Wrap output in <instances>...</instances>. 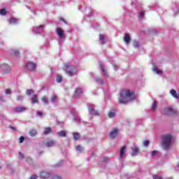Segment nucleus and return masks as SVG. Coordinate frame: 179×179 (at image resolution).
Here are the masks:
<instances>
[{
    "mask_svg": "<svg viewBox=\"0 0 179 179\" xmlns=\"http://www.w3.org/2000/svg\"><path fill=\"white\" fill-rule=\"evenodd\" d=\"M3 101H5V99H3V96H0V103H2Z\"/></svg>",
    "mask_w": 179,
    "mask_h": 179,
    "instance_id": "obj_53",
    "label": "nucleus"
},
{
    "mask_svg": "<svg viewBox=\"0 0 179 179\" xmlns=\"http://www.w3.org/2000/svg\"><path fill=\"white\" fill-rule=\"evenodd\" d=\"M173 113H174V110L172 108L167 107L164 110V114H166L167 115Z\"/></svg>",
    "mask_w": 179,
    "mask_h": 179,
    "instance_id": "obj_11",
    "label": "nucleus"
},
{
    "mask_svg": "<svg viewBox=\"0 0 179 179\" xmlns=\"http://www.w3.org/2000/svg\"><path fill=\"white\" fill-rule=\"evenodd\" d=\"M10 93H12V91H10V89L6 90V94H10Z\"/></svg>",
    "mask_w": 179,
    "mask_h": 179,
    "instance_id": "obj_46",
    "label": "nucleus"
},
{
    "mask_svg": "<svg viewBox=\"0 0 179 179\" xmlns=\"http://www.w3.org/2000/svg\"><path fill=\"white\" fill-rule=\"evenodd\" d=\"M108 116L109 118H114L115 117V110L112 109L108 113Z\"/></svg>",
    "mask_w": 179,
    "mask_h": 179,
    "instance_id": "obj_20",
    "label": "nucleus"
},
{
    "mask_svg": "<svg viewBox=\"0 0 179 179\" xmlns=\"http://www.w3.org/2000/svg\"><path fill=\"white\" fill-rule=\"evenodd\" d=\"M123 40L126 44H129L131 43V36L129 34H124Z\"/></svg>",
    "mask_w": 179,
    "mask_h": 179,
    "instance_id": "obj_12",
    "label": "nucleus"
},
{
    "mask_svg": "<svg viewBox=\"0 0 179 179\" xmlns=\"http://www.w3.org/2000/svg\"><path fill=\"white\" fill-rule=\"evenodd\" d=\"M17 100L18 101H22V100H23V96H20V95H17Z\"/></svg>",
    "mask_w": 179,
    "mask_h": 179,
    "instance_id": "obj_42",
    "label": "nucleus"
},
{
    "mask_svg": "<svg viewBox=\"0 0 179 179\" xmlns=\"http://www.w3.org/2000/svg\"><path fill=\"white\" fill-rule=\"evenodd\" d=\"M85 12L88 16H93V9L90 7H87L85 8Z\"/></svg>",
    "mask_w": 179,
    "mask_h": 179,
    "instance_id": "obj_19",
    "label": "nucleus"
},
{
    "mask_svg": "<svg viewBox=\"0 0 179 179\" xmlns=\"http://www.w3.org/2000/svg\"><path fill=\"white\" fill-rule=\"evenodd\" d=\"M50 176H51V174L45 171H43L40 173V177L42 179L50 178Z\"/></svg>",
    "mask_w": 179,
    "mask_h": 179,
    "instance_id": "obj_8",
    "label": "nucleus"
},
{
    "mask_svg": "<svg viewBox=\"0 0 179 179\" xmlns=\"http://www.w3.org/2000/svg\"><path fill=\"white\" fill-rule=\"evenodd\" d=\"M172 142L173 136L171 134H167L162 136V148L164 150H169L170 149Z\"/></svg>",
    "mask_w": 179,
    "mask_h": 179,
    "instance_id": "obj_2",
    "label": "nucleus"
},
{
    "mask_svg": "<svg viewBox=\"0 0 179 179\" xmlns=\"http://www.w3.org/2000/svg\"><path fill=\"white\" fill-rule=\"evenodd\" d=\"M0 15H6V10L5 8H2L0 10Z\"/></svg>",
    "mask_w": 179,
    "mask_h": 179,
    "instance_id": "obj_40",
    "label": "nucleus"
},
{
    "mask_svg": "<svg viewBox=\"0 0 179 179\" xmlns=\"http://www.w3.org/2000/svg\"><path fill=\"white\" fill-rule=\"evenodd\" d=\"M26 110H27V108H26L24 107H17V108H15L16 113H23L24 111H26Z\"/></svg>",
    "mask_w": 179,
    "mask_h": 179,
    "instance_id": "obj_22",
    "label": "nucleus"
},
{
    "mask_svg": "<svg viewBox=\"0 0 179 179\" xmlns=\"http://www.w3.org/2000/svg\"><path fill=\"white\" fill-rule=\"evenodd\" d=\"M132 100H135V94H134V92L127 90L120 93L119 98V103H120V104L129 103V101H132Z\"/></svg>",
    "mask_w": 179,
    "mask_h": 179,
    "instance_id": "obj_1",
    "label": "nucleus"
},
{
    "mask_svg": "<svg viewBox=\"0 0 179 179\" xmlns=\"http://www.w3.org/2000/svg\"><path fill=\"white\" fill-rule=\"evenodd\" d=\"M60 20H62V22H64V23H66V22H65V20H64V18H60Z\"/></svg>",
    "mask_w": 179,
    "mask_h": 179,
    "instance_id": "obj_55",
    "label": "nucleus"
},
{
    "mask_svg": "<svg viewBox=\"0 0 179 179\" xmlns=\"http://www.w3.org/2000/svg\"><path fill=\"white\" fill-rule=\"evenodd\" d=\"M88 111L91 117H93L94 115H96V116L100 115V113H99V111L94 110V105H88Z\"/></svg>",
    "mask_w": 179,
    "mask_h": 179,
    "instance_id": "obj_4",
    "label": "nucleus"
},
{
    "mask_svg": "<svg viewBox=\"0 0 179 179\" xmlns=\"http://www.w3.org/2000/svg\"><path fill=\"white\" fill-rule=\"evenodd\" d=\"M10 129H13V131H16V129L13 126H10Z\"/></svg>",
    "mask_w": 179,
    "mask_h": 179,
    "instance_id": "obj_54",
    "label": "nucleus"
},
{
    "mask_svg": "<svg viewBox=\"0 0 179 179\" xmlns=\"http://www.w3.org/2000/svg\"><path fill=\"white\" fill-rule=\"evenodd\" d=\"M148 145H149V141H145L143 142V145H144V146H148Z\"/></svg>",
    "mask_w": 179,
    "mask_h": 179,
    "instance_id": "obj_49",
    "label": "nucleus"
},
{
    "mask_svg": "<svg viewBox=\"0 0 179 179\" xmlns=\"http://www.w3.org/2000/svg\"><path fill=\"white\" fill-rule=\"evenodd\" d=\"M57 135L61 138H65L66 136V131H60L57 132Z\"/></svg>",
    "mask_w": 179,
    "mask_h": 179,
    "instance_id": "obj_23",
    "label": "nucleus"
},
{
    "mask_svg": "<svg viewBox=\"0 0 179 179\" xmlns=\"http://www.w3.org/2000/svg\"><path fill=\"white\" fill-rule=\"evenodd\" d=\"M157 155V150H153L152 152V156H156Z\"/></svg>",
    "mask_w": 179,
    "mask_h": 179,
    "instance_id": "obj_48",
    "label": "nucleus"
},
{
    "mask_svg": "<svg viewBox=\"0 0 179 179\" xmlns=\"http://www.w3.org/2000/svg\"><path fill=\"white\" fill-rule=\"evenodd\" d=\"M10 54H13L14 55H19V50L16 49H12L10 50Z\"/></svg>",
    "mask_w": 179,
    "mask_h": 179,
    "instance_id": "obj_31",
    "label": "nucleus"
},
{
    "mask_svg": "<svg viewBox=\"0 0 179 179\" xmlns=\"http://www.w3.org/2000/svg\"><path fill=\"white\" fill-rule=\"evenodd\" d=\"M57 36H59V38H63V37H64V30H62V29L57 28Z\"/></svg>",
    "mask_w": 179,
    "mask_h": 179,
    "instance_id": "obj_16",
    "label": "nucleus"
},
{
    "mask_svg": "<svg viewBox=\"0 0 179 179\" xmlns=\"http://www.w3.org/2000/svg\"><path fill=\"white\" fill-rule=\"evenodd\" d=\"M1 71H3L5 73H9L10 72V66L6 64H3L1 65Z\"/></svg>",
    "mask_w": 179,
    "mask_h": 179,
    "instance_id": "obj_6",
    "label": "nucleus"
},
{
    "mask_svg": "<svg viewBox=\"0 0 179 179\" xmlns=\"http://www.w3.org/2000/svg\"><path fill=\"white\" fill-rule=\"evenodd\" d=\"M51 179H62V178H61L59 176L55 175Z\"/></svg>",
    "mask_w": 179,
    "mask_h": 179,
    "instance_id": "obj_44",
    "label": "nucleus"
},
{
    "mask_svg": "<svg viewBox=\"0 0 179 179\" xmlns=\"http://www.w3.org/2000/svg\"><path fill=\"white\" fill-rule=\"evenodd\" d=\"M56 80L58 83H61V82H62V76H57Z\"/></svg>",
    "mask_w": 179,
    "mask_h": 179,
    "instance_id": "obj_37",
    "label": "nucleus"
},
{
    "mask_svg": "<svg viewBox=\"0 0 179 179\" xmlns=\"http://www.w3.org/2000/svg\"><path fill=\"white\" fill-rule=\"evenodd\" d=\"M153 179H163V178H162V176L155 175L153 176Z\"/></svg>",
    "mask_w": 179,
    "mask_h": 179,
    "instance_id": "obj_45",
    "label": "nucleus"
},
{
    "mask_svg": "<svg viewBox=\"0 0 179 179\" xmlns=\"http://www.w3.org/2000/svg\"><path fill=\"white\" fill-rule=\"evenodd\" d=\"M82 94V89L77 88L74 92V97H78V96H80Z\"/></svg>",
    "mask_w": 179,
    "mask_h": 179,
    "instance_id": "obj_21",
    "label": "nucleus"
},
{
    "mask_svg": "<svg viewBox=\"0 0 179 179\" xmlns=\"http://www.w3.org/2000/svg\"><path fill=\"white\" fill-rule=\"evenodd\" d=\"M117 135H118V130L117 128H115L110 132L109 136L110 138H115Z\"/></svg>",
    "mask_w": 179,
    "mask_h": 179,
    "instance_id": "obj_13",
    "label": "nucleus"
},
{
    "mask_svg": "<svg viewBox=\"0 0 179 179\" xmlns=\"http://www.w3.org/2000/svg\"><path fill=\"white\" fill-rule=\"evenodd\" d=\"M133 45L134 48H139V42L134 41Z\"/></svg>",
    "mask_w": 179,
    "mask_h": 179,
    "instance_id": "obj_34",
    "label": "nucleus"
},
{
    "mask_svg": "<svg viewBox=\"0 0 179 179\" xmlns=\"http://www.w3.org/2000/svg\"><path fill=\"white\" fill-rule=\"evenodd\" d=\"M36 114H37V115H39L40 117H43V113H41V111H37Z\"/></svg>",
    "mask_w": 179,
    "mask_h": 179,
    "instance_id": "obj_50",
    "label": "nucleus"
},
{
    "mask_svg": "<svg viewBox=\"0 0 179 179\" xmlns=\"http://www.w3.org/2000/svg\"><path fill=\"white\" fill-rule=\"evenodd\" d=\"M57 100V95H52V98L50 99L51 103H55V101Z\"/></svg>",
    "mask_w": 179,
    "mask_h": 179,
    "instance_id": "obj_38",
    "label": "nucleus"
},
{
    "mask_svg": "<svg viewBox=\"0 0 179 179\" xmlns=\"http://www.w3.org/2000/svg\"><path fill=\"white\" fill-rule=\"evenodd\" d=\"M139 17H141V19L145 17V11H141L139 13Z\"/></svg>",
    "mask_w": 179,
    "mask_h": 179,
    "instance_id": "obj_39",
    "label": "nucleus"
},
{
    "mask_svg": "<svg viewBox=\"0 0 179 179\" xmlns=\"http://www.w3.org/2000/svg\"><path fill=\"white\" fill-rule=\"evenodd\" d=\"M117 66H114V69H115V71H117Z\"/></svg>",
    "mask_w": 179,
    "mask_h": 179,
    "instance_id": "obj_56",
    "label": "nucleus"
},
{
    "mask_svg": "<svg viewBox=\"0 0 179 179\" xmlns=\"http://www.w3.org/2000/svg\"><path fill=\"white\" fill-rule=\"evenodd\" d=\"M19 156H20V158L24 159V155L20 152H19Z\"/></svg>",
    "mask_w": 179,
    "mask_h": 179,
    "instance_id": "obj_51",
    "label": "nucleus"
},
{
    "mask_svg": "<svg viewBox=\"0 0 179 179\" xmlns=\"http://www.w3.org/2000/svg\"><path fill=\"white\" fill-rule=\"evenodd\" d=\"M9 23L10 24H16V23H17V20L16 18H10Z\"/></svg>",
    "mask_w": 179,
    "mask_h": 179,
    "instance_id": "obj_29",
    "label": "nucleus"
},
{
    "mask_svg": "<svg viewBox=\"0 0 179 179\" xmlns=\"http://www.w3.org/2000/svg\"><path fill=\"white\" fill-rule=\"evenodd\" d=\"M103 161L107 162V160H106V159H103Z\"/></svg>",
    "mask_w": 179,
    "mask_h": 179,
    "instance_id": "obj_58",
    "label": "nucleus"
},
{
    "mask_svg": "<svg viewBox=\"0 0 179 179\" xmlns=\"http://www.w3.org/2000/svg\"><path fill=\"white\" fill-rule=\"evenodd\" d=\"M52 146H55V141L54 140L50 141L45 143L46 148H52Z\"/></svg>",
    "mask_w": 179,
    "mask_h": 179,
    "instance_id": "obj_18",
    "label": "nucleus"
},
{
    "mask_svg": "<svg viewBox=\"0 0 179 179\" xmlns=\"http://www.w3.org/2000/svg\"><path fill=\"white\" fill-rule=\"evenodd\" d=\"M51 132H52L51 127H46L44 129L43 134L44 135H48V134H51Z\"/></svg>",
    "mask_w": 179,
    "mask_h": 179,
    "instance_id": "obj_24",
    "label": "nucleus"
},
{
    "mask_svg": "<svg viewBox=\"0 0 179 179\" xmlns=\"http://www.w3.org/2000/svg\"><path fill=\"white\" fill-rule=\"evenodd\" d=\"M170 94H171L172 96L174 97V99H176L177 100H178L179 97L176 90H174L173 89L171 90Z\"/></svg>",
    "mask_w": 179,
    "mask_h": 179,
    "instance_id": "obj_17",
    "label": "nucleus"
},
{
    "mask_svg": "<svg viewBox=\"0 0 179 179\" xmlns=\"http://www.w3.org/2000/svg\"><path fill=\"white\" fill-rule=\"evenodd\" d=\"M38 177V176L34 175V176H31L29 179H37Z\"/></svg>",
    "mask_w": 179,
    "mask_h": 179,
    "instance_id": "obj_52",
    "label": "nucleus"
},
{
    "mask_svg": "<svg viewBox=\"0 0 179 179\" xmlns=\"http://www.w3.org/2000/svg\"><path fill=\"white\" fill-rule=\"evenodd\" d=\"M131 150V156H138V155H139V148H138L137 145H134V147H132Z\"/></svg>",
    "mask_w": 179,
    "mask_h": 179,
    "instance_id": "obj_10",
    "label": "nucleus"
},
{
    "mask_svg": "<svg viewBox=\"0 0 179 179\" xmlns=\"http://www.w3.org/2000/svg\"><path fill=\"white\" fill-rule=\"evenodd\" d=\"M152 72H155L157 75H162V73H163V71L156 66H153Z\"/></svg>",
    "mask_w": 179,
    "mask_h": 179,
    "instance_id": "obj_15",
    "label": "nucleus"
},
{
    "mask_svg": "<svg viewBox=\"0 0 179 179\" xmlns=\"http://www.w3.org/2000/svg\"><path fill=\"white\" fill-rule=\"evenodd\" d=\"M29 135H30V136H32V137L36 136V135H37V130L33 129H31L29 131Z\"/></svg>",
    "mask_w": 179,
    "mask_h": 179,
    "instance_id": "obj_27",
    "label": "nucleus"
},
{
    "mask_svg": "<svg viewBox=\"0 0 179 179\" xmlns=\"http://www.w3.org/2000/svg\"><path fill=\"white\" fill-rule=\"evenodd\" d=\"M33 31L36 34H38L44 31V25H41L38 27H35L33 28Z\"/></svg>",
    "mask_w": 179,
    "mask_h": 179,
    "instance_id": "obj_5",
    "label": "nucleus"
},
{
    "mask_svg": "<svg viewBox=\"0 0 179 179\" xmlns=\"http://www.w3.org/2000/svg\"><path fill=\"white\" fill-rule=\"evenodd\" d=\"M125 152H127V146L122 147V148L120 149V159H122V157H124V156H125Z\"/></svg>",
    "mask_w": 179,
    "mask_h": 179,
    "instance_id": "obj_14",
    "label": "nucleus"
},
{
    "mask_svg": "<svg viewBox=\"0 0 179 179\" xmlns=\"http://www.w3.org/2000/svg\"><path fill=\"white\" fill-rule=\"evenodd\" d=\"M19 141H20V143H23V141H24V136H21L19 138Z\"/></svg>",
    "mask_w": 179,
    "mask_h": 179,
    "instance_id": "obj_47",
    "label": "nucleus"
},
{
    "mask_svg": "<svg viewBox=\"0 0 179 179\" xmlns=\"http://www.w3.org/2000/svg\"><path fill=\"white\" fill-rule=\"evenodd\" d=\"M73 138L74 141H78V139H79V138H80V134H79V133H73Z\"/></svg>",
    "mask_w": 179,
    "mask_h": 179,
    "instance_id": "obj_28",
    "label": "nucleus"
},
{
    "mask_svg": "<svg viewBox=\"0 0 179 179\" xmlns=\"http://www.w3.org/2000/svg\"><path fill=\"white\" fill-rule=\"evenodd\" d=\"M0 169H1V166H0Z\"/></svg>",
    "mask_w": 179,
    "mask_h": 179,
    "instance_id": "obj_60",
    "label": "nucleus"
},
{
    "mask_svg": "<svg viewBox=\"0 0 179 179\" xmlns=\"http://www.w3.org/2000/svg\"><path fill=\"white\" fill-rule=\"evenodd\" d=\"M42 101L45 103V104H48V98L47 96H43L42 98Z\"/></svg>",
    "mask_w": 179,
    "mask_h": 179,
    "instance_id": "obj_36",
    "label": "nucleus"
},
{
    "mask_svg": "<svg viewBox=\"0 0 179 179\" xmlns=\"http://www.w3.org/2000/svg\"><path fill=\"white\" fill-rule=\"evenodd\" d=\"M62 163H63V162L62 161V162H61V164H62Z\"/></svg>",
    "mask_w": 179,
    "mask_h": 179,
    "instance_id": "obj_59",
    "label": "nucleus"
},
{
    "mask_svg": "<svg viewBox=\"0 0 179 179\" xmlns=\"http://www.w3.org/2000/svg\"><path fill=\"white\" fill-rule=\"evenodd\" d=\"M57 166H61V164H57Z\"/></svg>",
    "mask_w": 179,
    "mask_h": 179,
    "instance_id": "obj_57",
    "label": "nucleus"
},
{
    "mask_svg": "<svg viewBox=\"0 0 179 179\" xmlns=\"http://www.w3.org/2000/svg\"><path fill=\"white\" fill-rule=\"evenodd\" d=\"M31 93H34L33 90H27L26 92V94H27V96H30V94H31Z\"/></svg>",
    "mask_w": 179,
    "mask_h": 179,
    "instance_id": "obj_41",
    "label": "nucleus"
},
{
    "mask_svg": "<svg viewBox=\"0 0 179 179\" xmlns=\"http://www.w3.org/2000/svg\"><path fill=\"white\" fill-rule=\"evenodd\" d=\"M99 41L101 44H106V39L103 35L99 34Z\"/></svg>",
    "mask_w": 179,
    "mask_h": 179,
    "instance_id": "obj_26",
    "label": "nucleus"
},
{
    "mask_svg": "<svg viewBox=\"0 0 179 179\" xmlns=\"http://www.w3.org/2000/svg\"><path fill=\"white\" fill-rule=\"evenodd\" d=\"M36 103H38V99L37 98V95L34 94L31 99V104H34Z\"/></svg>",
    "mask_w": 179,
    "mask_h": 179,
    "instance_id": "obj_25",
    "label": "nucleus"
},
{
    "mask_svg": "<svg viewBox=\"0 0 179 179\" xmlns=\"http://www.w3.org/2000/svg\"><path fill=\"white\" fill-rule=\"evenodd\" d=\"M64 71L69 76H73L76 75V72H78V69L76 67L73 66H69L68 64L64 65Z\"/></svg>",
    "mask_w": 179,
    "mask_h": 179,
    "instance_id": "obj_3",
    "label": "nucleus"
},
{
    "mask_svg": "<svg viewBox=\"0 0 179 179\" xmlns=\"http://www.w3.org/2000/svg\"><path fill=\"white\" fill-rule=\"evenodd\" d=\"M157 108V103H156L155 101H154V102L152 103V110L155 111V110Z\"/></svg>",
    "mask_w": 179,
    "mask_h": 179,
    "instance_id": "obj_30",
    "label": "nucleus"
},
{
    "mask_svg": "<svg viewBox=\"0 0 179 179\" xmlns=\"http://www.w3.org/2000/svg\"><path fill=\"white\" fill-rule=\"evenodd\" d=\"M76 149L77 152H79L80 153H82V152H83V150H84L83 148L81 147L80 145L76 147Z\"/></svg>",
    "mask_w": 179,
    "mask_h": 179,
    "instance_id": "obj_33",
    "label": "nucleus"
},
{
    "mask_svg": "<svg viewBox=\"0 0 179 179\" xmlns=\"http://www.w3.org/2000/svg\"><path fill=\"white\" fill-rule=\"evenodd\" d=\"M27 69H29V71H35L36 70V64L31 62H29L27 64Z\"/></svg>",
    "mask_w": 179,
    "mask_h": 179,
    "instance_id": "obj_9",
    "label": "nucleus"
},
{
    "mask_svg": "<svg viewBox=\"0 0 179 179\" xmlns=\"http://www.w3.org/2000/svg\"><path fill=\"white\" fill-rule=\"evenodd\" d=\"M99 66H100V68L101 69V72H102L103 75H106L107 73V72L104 69V67L103 66V64H100Z\"/></svg>",
    "mask_w": 179,
    "mask_h": 179,
    "instance_id": "obj_35",
    "label": "nucleus"
},
{
    "mask_svg": "<svg viewBox=\"0 0 179 179\" xmlns=\"http://www.w3.org/2000/svg\"><path fill=\"white\" fill-rule=\"evenodd\" d=\"M71 114L74 116V121L78 124L79 122H80L81 120L80 117L79 116H78V112H76V110H71Z\"/></svg>",
    "mask_w": 179,
    "mask_h": 179,
    "instance_id": "obj_7",
    "label": "nucleus"
},
{
    "mask_svg": "<svg viewBox=\"0 0 179 179\" xmlns=\"http://www.w3.org/2000/svg\"><path fill=\"white\" fill-rule=\"evenodd\" d=\"M26 162H27L28 163H31L32 162L31 158L29 157H27Z\"/></svg>",
    "mask_w": 179,
    "mask_h": 179,
    "instance_id": "obj_43",
    "label": "nucleus"
},
{
    "mask_svg": "<svg viewBox=\"0 0 179 179\" xmlns=\"http://www.w3.org/2000/svg\"><path fill=\"white\" fill-rule=\"evenodd\" d=\"M95 82H96V83H98V85H103V80L99 78H95Z\"/></svg>",
    "mask_w": 179,
    "mask_h": 179,
    "instance_id": "obj_32",
    "label": "nucleus"
}]
</instances>
